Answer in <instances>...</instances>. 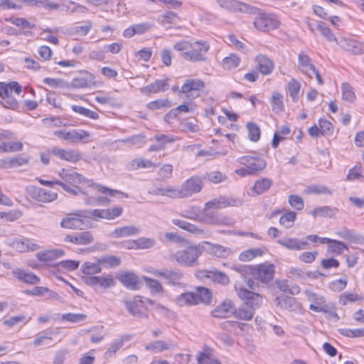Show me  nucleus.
I'll return each mask as SVG.
<instances>
[{"label":"nucleus","mask_w":364,"mask_h":364,"mask_svg":"<svg viewBox=\"0 0 364 364\" xmlns=\"http://www.w3.org/2000/svg\"><path fill=\"white\" fill-rule=\"evenodd\" d=\"M201 255L200 250L196 246H189L186 249L176 252L172 255V259L185 267H192L197 264V260Z\"/></svg>","instance_id":"f257e3e1"},{"label":"nucleus","mask_w":364,"mask_h":364,"mask_svg":"<svg viewBox=\"0 0 364 364\" xmlns=\"http://www.w3.org/2000/svg\"><path fill=\"white\" fill-rule=\"evenodd\" d=\"M210 49V46L206 41H196L191 44L188 51L183 52L181 55L183 58L191 62L205 61V55Z\"/></svg>","instance_id":"f03ea898"},{"label":"nucleus","mask_w":364,"mask_h":364,"mask_svg":"<svg viewBox=\"0 0 364 364\" xmlns=\"http://www.w3.org/2000/svg\"><path fill=\"white\" fill-rule=\"evenodd\" d=\"M54 135L72 143H87L90 140V134L84 129H60L55 131Z\"/></svg>","instance_id":"7ed1b4c3"},{"label":"nucleus","mask_w":364,"mask_h":364,"mask_svg":"<svg viewBox=\"0 0 364 364\" xmlns=\"http://www.w3.org/2000/svg\"><path fill=\"white\" fill-rule=\"evenodd\" d=\"M150 273L156 277H162L166 280V283L169 285L178 287H182L184 286V284L182 282L184 277L183 273L179 269H153L150 271Z\"/></svg>","instance_id":"20e7f679"},{"label":"nucleus","mask_w":364,"mask_h":364,"mask_svg":"<svg viewBox=\"0 0 364 364\" xmlns=\"http://www.w3.org/2000/svg\"><path fill=\"white\" fill-rule=\"evenodd\" d=\"M256 9L257 10L255 14H258L259 15L255 18L254 25L257 29L264 32H267L274 30L279 27V21L274 16L264 13L262 14L260 13L259 9L257 8Z\"/></svg>","instance_id":"39448f33"},{"label":"nucleus","mask_w":364,"mask_h":364,"mask_svg":"<svg viewBox=\"0 0 364 364\" xmlns=\"http://www.w3.org/2000/svg\"><path fill=\"white\" fill-rule=\"evenodd\" d=\"M82 212H90L89 210H80L75 213H70L63 218L60 222V227L65 229H79L82 230L85 225V220L91 218V216H81Z\"/></svg>","instance_id":"423d86ee"},{"label":"nucleus","mask_w":364,"mask_h":364,"mask_svg":"<svg viewBox=\"0 0 364 364\" xmlns=\"http://www.w3.org/2000/svg\"><path fill=\"white\" fill-rule=\"evenodd\" d=\"M203 187V178L193 176L185 181L181 186V194L184 198H188L201 191Z\"/></svg>","instance_id":"0eeeda50"},{"label":"nucleus","mask_w":364,"mask_h":364,"mask_svg":"<svg viewBox=\"0 0 364 364\" xmlns=\"http://www.w3.org/2000/svg\"><path fill=\"white\" fill-rule=\"evenodd\" d=\"M128 312L139 318H148L149 314L144 308V301L141 296H136L132 300L122 301Z\"/></svg>","instance_id":"6e6552de"},{"label":"nucleus","mask_w":364,"mask_h":364,"mask_svg":"<svg viewBox=\"0 0 364 364\" xmlns=\"http://www.w3.org/2000/svg\"><path fill=\"white\" fill-rule=\"evenodd\" d=\"M243 204V200L240 198H229L220 196L206 202L204 204V210L220 209L227 207H239Z\"/></svg>","instance_id":"1a4fd4ad"},{"label":"nucleus","mask_w":364,"mask_h":364,"mask_svg":"<svg viewBox=\"0 0 364 364\" xmlns=\"http://www.w3.org/2000/svg\"><path fill=\"white\" fill-rule=\"evenodd\" d=\"M196 276L201 280L209 279L222 286H226L230 283L229 277L225 272L215 269L197 271Z\"/></svg>","instance_id":"9d476101"},{"label":"nucleus","mask_w":364,"mask_h":364,"mask_svg":"<svg viewBox=\"0 0 364 364\" xmlns=\"http://www.w3.org/2000/svg\"><path fill=\"white\" fill-rule=\"evenodd\" d=\"M252 274L255 279L268 284L274 278V265L264 263L252 267Z\"/></svg>","instance_id":"9b49d317"},{"label":"nucleus","mask_w":364,"mask_h":364,"mask_svg":"<svg viewBox=\"0 0 364 364\" xmlns=\"http://www.w3.org/2000/svg\"><path fill=\"white\" fill-rule=\"evenodd\" d=\"M238 296L243 301V304L255 311L262 303V296L255 292L241 287L237 290Z\"/></svg>","instance_id":"f8f14e48"},{"label":"nucleus","mask_w":364,"mask_h":364,"mask_svg":"<svg viewBox=\"0 0 364 364\" xmlns=\"http://www.w3.org/2000/svg\"><path fill=\"white\" fill-rule=\"evenodd\" d=\"M85 284L93 288L109 289L116 285V282L112 275L107 276H86L82 278Z\"/></svg>","instance_id":"ddd939ff"},{"label":"nucleus","mask_w":364,"mask_h":364,"mask_svg":"<svg viewBox=\"0 0 364 364\" xmlns=\"http://www.w3.org/2000/svg\"><path fill=\"white\" fill-rule=\"evenodd\" d=\"M28 193L33 200L41 203H50L58 198L57 193L36 186L29 187Z\"/></svg>","instance_id":"4468645a"},{"label":"nucleus","mask_w":364,"mask_h":364,"mask_svg":"<svg viewBox=\"0 0 364 364\" xmlns=\"http://www.w3.org/2000/svg\"><path fill=\"white\" fill-rule=\"evenodd\" d=\"M123 209L121 207H114L107 209H95L90 212H82L81 216H91L107 220H113L122 215Z\"/></svg>","instance_id":"2eb2a0df"},{"label":"nucleus","mask_w":364,"mask_h":364,"mask_svg":"<svg viewBox=\"0 0 364 364\" xmlns=\"http://www.w3.org/2000/svg\"><path fill=\"white\" fill-rule=\"evenodd\" d=\"M240 164L247 166L253 175L263 170L266 166L265 161L260 157L243 156L238 159Z\"/></svg>","instance_id":"dca6fc26"},{"label":"nucleus","mask_w":364,"mask_h":364,"mask_svg":"<svg viewBox=\"0 0 364 364\" xmlns=\"http://www.w3.org/2000/svg\"><path fill=\"white\" fill-rule=\"evenodd\" d=\"M337 44L342 49L353 55H360L364 52L363 43L354 39L341 38L337 41Z\"/></svg>","instance_id":"f3484780"},{"label":"nucleus","mask_w":364,"mask_h":364,"mask_svg":"<svg viewBox=\"0 0 364 364\" xmlns=\"http://www.w3.org/2000/svg\"><path fill=\"white\" fill-rule=\"evenodd\" d=\"M117 278L128 289L137 290L139 289V278L132 272H123L119 274Z\"/></svg>","instance_id":"a211bd4d"},{"label":"nucleus","mask_w":364,"mask_h":364,"mask_svg":"<svg viewBox=\"0 0 364 364\" xmlns=\"http://www.w3.org/2000/svg\"><path fill=\"white\" fill-rule=\"evenodd\" d=\"M234 304L230 299L225 300L222 304L217 306L212 311L211 315L215 318H228L233 315Z\"/></svg>","instance_id":"6ab92c4d"},{"label":"nucleus","mask_w":364,"mask_h":364,"mask_svg":"<svg viewBox=\"0 0 364 364\" xmlns=\"http://www.w3.org/2000/svg\"><path fill=\"white\" fill-rule=\"evenodd\" d=\"M255 61L256 63V68L262 74L268 75L273 72L274 63L267 55L259 54L256 56Z\"/></svg>","instance_id":"aec40b11"},{"label":"nucleus","mask_w":364,"mask_h":364,"mask_svg":"<svg viewBox=\"0 0 364 364\" xmlns=\"http://www.w3.org/2000/svg\"><path fill=\"white\" fill-rule=\"evenodd\" d=\"M13 246L16 250L21 252L35 251L40 248V246L34 242V240L27 237H21L13 242Z\"/></svg>","instance_id":"412c9836"},{"label":"nucleus","mask_w":364,"mask_h":364,"mask_svg":"<svg viewBox=\"0 0 364 364\" xmlns=\"http://www.w3.org/2000/svg\"><path fill=\"white\" fill-rule=\"evenodd\" d=\"M60 178L66 183L71 185H77L85 183V178L82 175L74 171L72 169L63 168L59 173Z\"/></svg>","instance_id":"4be33fe9"},{"label":"nucleus","mask_w":364,"mask_h":364,"mask_svg":"<svg viewBox=\"0 0 364 364\" xmlns=\"http://www.w3.org/2000/svg\"><path fill=\"white\" fill-rule=\"evenodd\" d=\"M51 153L60 158L70 162H77L80 159V154L75 150H65L63 149L54 147L51 149Z\"/></svg>","instance_id":"5701e85b"},{"label":"nucleus","mask_w":364,"mask_h":364,"mask_svg":"<svg viewBox=\"0 0 364 364\" xmlns=\"http://www.w3.org/2000/svg\"><path fill=\"white\" fill-rule=\"evenodd\" d=\"M277 243L290 250H302L309 245V242L306 240H300L297 238L291 237L278 240Z\"/></svg>","instance_id":"b1692460"},{"label":"nucleus","mask_w":364,"mask_h":364,"mask_svg":"<svg viewBox=\"0 0 364 364\" xmlns=\"http://www.w3.org/2000/svg\"><path fill=\"white\" fill-rule=\"evenodd\" d=\"M13 275L19 281L29 284H38L40 278L35 274L23 269L17 268L12 272Z\"/></svg>","instance_id":"393cba45"},{"label":"nucleus","mask_w":364,"mask_h":364,"mask_svg":"<svg viewBox=\"0 0 364 364\" xmlns=\"http://www.w3.org/2000/svg\"><path fill=\"white\" fill-rule=\"evenodd\" d=\"M168 77L163 80H156L154 82L141 88V92L143 94H150L165 91L168 87Z\"/></svg>","instance_id":"a878e982"},{"label":"nucleus","mask_w":364,"mask_h":364,"mask_svg":"<svg viewBox=\"0 0 364 364\" xmlns=\"http://www.w3.org/2000/svg\"><path fill=\"white\" fill-rule=\"evenodd\" d=\"M176 345L173 341L156 340L145 346V349L152 352L153 353H158L164 350L172 349Z\"/></svg>","instance_id":"bb28decb"},{"label":"nucleus","mask_w":364,"mask_h":364,"mask_svg":"<svg viewBox=\"0 0 364 364\" xmlns=\"http://www.w3.org/2000/svg\"><path fill=\"white\" fill-rule=\"evenodd\" d=\"M152 27L153 23L148 22L134 24L124 31L123 36L131 38L134 35H141L147 32Z\"/></svg>","instance_id":"cd10ccee"},{"label":"nucleus","mask_w":364,"mask_h":364,"mask_svg":"<svg viewBox=\"0 0 364 364\" xmlns=\"http://www.w3.org/2000/svg\"><path fill=\"white\" fill-rule=\"evenodd\" d=\"M217 2L222 8H229L231 6L235 9H238L243 12L255 14L257 10L255 7H251L245 3H241L237 1H227L225 0H217Z\"/></svg>","instance_id":"c85d7f7f"},{"label":"nucleus","mask_w":364,"mask_h":364,"mask_svg":"<svg viewBox=\"0 0 364 364\" xmlns=\"http://www.w3.org/2000/svg\"><path fill=\"white\" fill-rule=\"evenodd\" d=\"M13 90L16 94L19 95L22 91L21 86L15 81L9 83L0 82V97L1 98L9 97Z\"/></svg>","instance_id":"c756f323"},{"label":"nucleus","mask_w":364,"mask_h":364,"mask_svg":"<svg viewBox=\"0 0 364 364\" xmlns=\"http://www.w3.org/2000/svg\"><path fill=\"white\" fill-rule=\"evenodd\" d=\"M205 87V83L200 79H187L181 86V92L187 94L192 91H200Z\"/></svg>","instance_id":"7c9ffc66"},{"label":"nucleus","mask_w":364,"mask_h":364,"mask_svg":"<svg viewBox=\"0 0 364 364\" xmlns=\"http://www.w3.org/2000/svg\"><path fill=\"white\" fill-rule=\"evenodd\" d=\"M64 255V251L60 249H52L36 254V257L41 262H50Z\"/></svg>","instance_id":"2f4dec72"},{"label":"nucleus","mask_w":364,"mask_h":364,"mask_svg":"<svg viewBox=\"0 0 364 364\" xmlns=\"http://www.w3.org/2000/svg\"><path fill=\"white\" fill-rule=\"evenodd\" d=\"M139 229L134 225L124 226L117 228L114 231L110 232L109 236L115 238L129 237L137 235Z\"/></svg>","instance_id":"473e14b6"},{"label":"nucleus","mask_w":364,"mask_h":364,"mask_svg":"<svg viewBox=\"0 0 364 364\" xmlns=\"http://www.w3.org/2000/svg\"><path fill=\"white\" fill-rule=\"evenodd\" d=\"M208 224L228 225L229 218L226 216L221 215L217 212L210 211L205 213L202 220Z\"/></svg>","instance_id":"72a5a7b5"},{"label":"nucleus","mask_w":364,"mask_h":364,"mask_svg":"<svg viewBox=\"0 0 364 364\" xmlns=\"http://www.w3.org/2000/svg\"><path fill=\"white\" fill-rule=\"evenodd\" d=\"M273 185V181L269 178H261L255 181L252 191L255 195H261L267 192Z\"/></svg>","instance_id":"f704fd0d"},{"label":"nucleus","mask_w":364,"mask_h":364,"mask_svg":"<svg viewBox=\"0 0 364 364\" xmlns=\"http://www.w3.org/2000/svg\"><path fill=\"white\" fill-rule=\"evenodd\" d=\"M196 291H189L180 294L176 301L180 306H195L198 304Z\"/></svg>","instance_id":"c9c22d12"},{"label":"nucleus","mask_w":364,"mask_h":364,"mask_svg":"<svg viewBox=\"0 0 364 364\" xmlns=\"http://www.w3.org/2000/svg\"><path fill=\"white\" fill-rule=\"evenodd\" d=\"M92 22L90 20L85 21L84 25L71 27L68 33L71 36H85L92 28Z\"/></svg>","instance_id":"e433bc0d"},{"label":"nucleus","mask_w":364,"mask_h":364,"mask_svg":"<svg viewBox=\"0 0 364 364\" xmlns=\"http://www.w3.org/2000/svg\"><path fill=\"white\" fill-rule=\"evenodd\" d=\"M233 315L235 318L238 319L250 321L254 316L255 311L250 309L244 304H242L237 309H236L235 306H234Z\"/></svg>","instance_id":"4c0bfd02"},{"label":"nucleus","mask_w":364,"mask_h":364,"mask_svg":"<svg viewBox=\"0 0 364 364\" xmlns=\"http://www.w3.org/2000/svg\"><path fill=\"white\" fill-rule=\"evenodd\" d=\"M81 271L87 276H94V274L102 272L101 263L99 262V258L95 262H86L81 266Z\"/></svg>","instance_id":"58836bf2"},{"label":"nucleus","mask_w":364,"mask_h":364,"mask_svg":"<svg viewBox=\"0 0 364 364\" xmlns=\"http://www.w3.org/2000/svg\"><path fill=\"white\" fill-rule=\"evenodd\" d=\"M299 68L303 73L307 74V72L314 69L315 66L312 64L310 57L304 52H301L298 56Z\"/></svg>","instance_id":"ea45409f"},{"label":"nucleus","mask_w":364,"mask_h":364,"mask_svg":"<svg viewBox=\"0 0 364 364\" xmlns=\"http://www.w3.org/2000/svg\"><path fill=\"white\" fill-rule=\"evenodd\" d=\"M196 294L198 304L203 303L205 305L210 304L212 301V292L209 289L199 287L196 289Z\"/></svg>","instance_id":"a19ab883"},{"label":"nucleus","mask_w":364,"mask_h":364,"mask_svg":"<svg viewBox=\"0 0 364 364\" xmlns=\"http://www.w3.org/2000/svg\"><path fill=\"white\" fill-rule=\"evenodd\" d=\"M59 328H56V331L52 330L50 328H48L42 332H41L38 336L35 338L33 343L35 347H38L42 344V343L45 340H52V336L53 334H57L58 333Z\"/></svg>","instance_id":"79ce46f5"},{"label":"nucleus","mask_w":364,"mask_h":364,"mask_svg":"<svg viewBox=\"0 0 364 364\" xmlns=\"http://www.w3.org/2000/svg\"><path fill=\"white\" fill-rule=\"evenodd\" d=\"M99 262L106 268H114L120 265L121 259L114 255H107L100 257Z\"/></svg>","instance_id":"37998d69"},{"label":"nucleus","mask_w":364,"mask_h":364,"mask_svg":"<svg viewBox=\"0 0 364 364\" xmlns=\"http://www.w3.org/2000/svg\"><path fill=\"white\" fill-rule=\"evenodd\" d=\"M23 145L20 141L3 142L0 144V152H15L23 149Z\"/></svg>","instance_id":"c03bdc74"},{"label":"nucleus","mask_w":364,"mask_h":364,"mask_svg":"<svg viewBox=\"0 0 364 364\" xmlns=\"http://www.w3.org/2000/svg\"><path fill=\"white\" fill-rule=\"evenodd\" d=\"M203 178L207 179L210 183L217 184L225 181L228 179V176L220 171H214L206 173Z\"/></svg>","instance_id":"a18cd8bd"},{"label":"nucleus","mask_w":364,"mask_h":364,"mask_svg":"<svg viewBox=\"0 0 364 364\" xmlns=\"http://www.w3.org/2000/svg\"><path fill=\"white\" fill-rule=\"evenodd\" d=\"M348 246L343 242L332 240L330 244L328 245L327 252L335 255H341L343 250H348Z\"/></svg>","instance_id":"49530a36"},{"label":"nucleus","mask_w":364,"mask_h":364,"mask_svg":"<svg viewBox=\"0 0 364 364\" xmlns=\"http://www.w3.org/2000/svg\"><path fill=\"white\" fill-rule=\"evenodd\" d=\"M142 279L146 282V287L150 289L152 294H160L164 291L162 285L157 280L146 276H144Z\"/></svg>","instance_id":"de8ad7c7"},{"label":"nucleus","mask_w":364,"mask_h":364,"mask_svg":"<svg viewBox=\"0 0 364 364\" xmlns=\"http://www.w3.org/2000/svg\"><path fill=\"white\" fill-rule=\"evenodd\" d=\"M72 109L73 112H75L82 116H84L87 118L92 119H99V114L96 112L90 110L84 107L74 105L72 106Z\"/></svg>","instance_id":"09e8293b"},{"label":"nucleus","mask_w":364,"mask_h":364,"mask_svg":"<svg viewBox=\"0 0 364 364\" xmlns=\"http://www.w3.org/2000/svg\"><path fill=\"white\" fill-rule=\"evenodd\" d=\"M240 62V58L235 54H230L225 57L223 60V67L225 70H232L236 68Z\"/></svg>","instance_id":"8fccbe9b"},{"label":"nucleus","mask_w":364,"mask_h":364,"mask_svg":"<svg viewBox=\"0 0 364 364\" xmlns=\"http://www.w3.org/2000/svg\"><path fill=\"white\" fill-rule=\"evenodd\" d=\"M301 89V84L294 78H292L288 83V91L292 100L296 102L299 100V92Z\"/></svg>","instance_id":"3c124183"},{"label":"nucleus","mask_w":364,"mask_h":364,"mask_svg":"<svg viewBox=\"0 0 364 364\" xmlns=\"http://www.w3.org/2000/svg\"><path fill=\"white\" fill-rule=\"evenodd\" d=\"M342 98L343 100L353 102L355 100V95L352 86L347 83H343L341 85Z\"/></svg>","instance_id":"603ef678"},{"label":"nucleus","mask_w":364,"mask_h":364,"mask_svg":"<svg viewBox=\"0 0 364 364\" xmlns=\"http://www.w3.org/2000/svg\"><path fill=\"white\" fill-rule=\"evenodd\" d=\"M318 29L321 32V33L326 38L329 42H336L338 39L334 36L332 31L323 22H319L318 23Z\"/></svg>","instance_id":"864d4df0"},{"label":"nucleus","mask_w":364,"mask_h":364,"mask_svg":"<svg viewBox=\"0 0 364 364\" xmlns=\"http://www.w3.org/2000/svg\"><path fill=\"white\" fill-rule=\"evenodd\" d=\"M247 129L250 140L254 142L257 141L260 138L259 127L254 122H248Z\"/></svg>","instance_id":"5fc2aeb1"},{"label":"nucleus","mask_w":364,"mask_h":364,"mask_svg":"<svg viewBox=\"0 0 364 364\" xmlns=\"http://www.w3.org/2000/svg\"><path fill=\"white\" fill-rule=\"evenodd\" d=\"M311 214L314 218L318 215L321 217L332 218L334 215V210L328 206H322L316 208L311 211Z\"/></svg>","instance_id":"6e6d98bb"},{"label":"nucleus","mask_w":364,"mask_h":364,"mask_svg":"<svg viewBox=\"0 0 364 364\" xmlns=\"http://www.w3.org/2000/svg\"><path fill=\"white\" fill-rule=\"evenodd\" d=\"M30 319L31 318H27L24 315L19 314L18 316H11L8 319L4 320V324L9 327H13L21 323L23 324H26L30 321Z\"/></svg>","instance_id":"4d7b16f0"},{"label":"nucleus","mask_w":364,"mask_h":364,"mask_svg":"<svg viewBox=\"0 0 364 364\" xmlns=\"http://www.w3.org/2000/svg\"><path fill=\"white\" fill-rule=\"evenodd\" d=\"M124 345L123 339L114 340L110 344L109 348L104 354L105 358H109L114 355V353L119 350Z\"/></svg>","instance_id":"13d9d810"},{"label":"nucleus","mask_w":364,"mask_h":364,"mask_svg":"<svg viewBox=\"0 0 364 364\" xmlns=\"http://www.w3.org/2000/svg\"><path fill=\"white\" fill-rule=\"evenodd\" d=\"M296 218V214L294 212L289 211L282 215L279 219V223L286 228H291Z\"/></svg>","instance_id":"bf43d9fd"},{"label":"nucleus","mask_w":364,"mask_h":364,"mask_svg":"<svg viewBox=\"0 0 364 364\" xmlns=\"http://www.w3.org/2000/svg\"><path fill=\"white\" fill-rule=\"evenodd\" d=\"M283 96L279 92H274L271 98L272 109L276 112L284 110V104L282 101Z\"/></svg>","instance_id":"052dcab7"},{"label":"nucleus","mask_w":364,"mask_h":364,"mask_svg":"<svg viewBox=\"0 0 364 364\" xmlns=\"http://www.w3.org/2000/svg\"><path fill=\"white\" fill-rule=\"evenodd\" d=\"M318 125L321 130V135H331L333 134V127L330 121L320 118Z\"/></svg>","instance_id":"680f3d73"},{"label":"nucleus","mask_w":364,"mask_h":364,"mask_svg":"<svg viewBox=\"0 0 364 364\" xmlns=\"http://www.w3.org/2000/svg\"><path fill=\"white\" fill-rule=\"evenodd\" d=\"M198 364H221L220 361L214 358H211L209 353L200 352L197 356Z\"/></svg>","instance_id":"e2e57ef3"},{"label":"nucleus","mask_w":364,"mask_h":364,"mask_svg":"<svg viewBox=\"0 0 364 364\" xmlns=\"http://www.w3.org/2000/svg\"><path fill=\"white\" fill-rule=\"evenodd\" d=\"M305 192L307 194H331V191L324 186L321 185H312L308 186Z\"/></svg>","instance_id":"0e129e2a"},{"label":"nucleus","mask_w":364,"mask_h":364,"mask_svg":"<svg viewBox=\"0 0 364 364\" xmlns=\"http://www.w3.org/2000/svg\"><path fill=\"white\" fill-rule=\"evenodd\" d=\"M8 21L21 29L33 28L36 26L23 18H11Z\"/></svg>","instance_id":"69168bd1"},{"label":"nucleus","mask_w":364,"mask_h":364,"mask_svg":"<svg viewBox=\"0 0 364 364\" xmlns=\"http://www.w3.org/2000/svg\"><path fill=\"white\" fill-rule=\"evenodd\" d=\"M336 234L339 237L351 242H357L360 237L358 235H355L352 230L347 228H343L337 231Z\"/></svg>","instance_id":"338daca9"},{"label":"nucleus","mask_w":364,"mask_h":364,"mask_svg":"<svg viewBox=\"0 0 364 364\" xmlns=\"http://www.w3.org/2000/svg\"><path fill=\"white\" fill-rule=\"evenodd\" d=\"M87 318V315L84 314L67 313L62 315V319L72 323H78L83 321Z\"/></svg>","instance_id":"774afa93"}]
</instances>
